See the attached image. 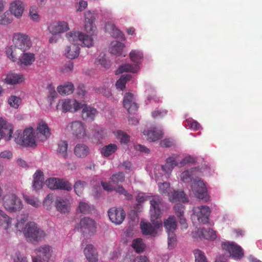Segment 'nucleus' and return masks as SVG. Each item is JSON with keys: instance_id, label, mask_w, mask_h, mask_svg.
<instances>
[{"instance_id": "1", "label": "nucleus", "mask_w": 262, "mask_h": 262, "mask_svg": "<svg viewBox=\"0 0 262 262\" xmlns=\"http://www.w3.org/2000/svg\"><path fill=\"white\" fill-rule=\"evenodd\" d=\"M150 223L141 221L140 229L143 235L155 237L158 235V229L162 227L160 220L162 214L161 208L163 207L162 200L159 195H155L150 200Z\"/></svg>"}, {"instance_id": "2", "label": "nucleus", "mask_w": 262, "mask_h": 262, "mask_svg": "<svg viewBox=\"0 0 262 262\" xmlns=\"http://www.w3.org/2000/svg\"><path fill=\"white\" fill-rule=\"evenodd\" d=\"M28 215L18 220L15 225L16 232L23 233L24 237L28 241L39 242L46 236L45 232L40 228L34 222L26 223Z\"/></svg>"}, {"instance_id": "3", "label": "nucleus", "mask_w": 262, "mask_h": 262, "mask_svg": "<svg viewBox=\"0 0 262 262\" xmlns=\"http://www.w3.org/2000/svg\"><path fill=\"white\" fill-rule=\"evenodd\" d=\"M195 169L183 171L181 174V180L184 183H191V189L196 197L206 201L209 200L207 190L204 182L196 177Z\"/></svg>"}, {"instance_id": "4", "label": "nucleus", "mask_w": 262, "mask_h": 262, "mask_svg": "<svg viewBox=\"0 0 262 262\" xmlns=\"http://www.w3.org/2000/svg\"><path fill=\"white\" fill-rule=\"evenodd\" d=\"M3 205L5 210L10 213L19 212L24 207L21 199L13 192H9L5 195Z\"/></svg>"}, {"instance_id": "5", "label": "nucleus", "mask_w": 262, "mask_h": 262, "mask_svg": "<svg viewBox=\"0 0 262 262\" xmlns=\"http://www.w3.org/2000/svg\"><path fill=\"white\" fill-rule=\"evenodd\" d=\"M13 137L15 142L20 145L31 147L36 146L34 132L32 127L25 129L23 135L15 133Z\"/></svg>"}, {"instance_id": "6", "label": "nucleus", "mask_w": 262, "mask_h": 262, "mask_svg": "<svg viewBox=\"0 0 262 262\" xmlns=\"http://www.w3.org/2000/svg\"><path fill=\"white\" fill-rule=\"evenodd\" d=\"M66 37L71 44H76L86 47H90L93 45V39L90 35L76 31L70 32L66 34Z\"/></svg>"}, {"instance_id": "7", "label": "nucleus", "mask_w": 262, "mask_h": 262, "mask_svg": "<svg viewBox=\"0 0 262 262\" xmlns=\"http://www.w3.org/2000/svg\"><path fill=\"white\" fill-rule=\"evenodd\" d=\"M211 209L207 205H201L195 207L193 208V214H192V220L194 221L195 219L196 221L201 224H206L209 221Z\"/></svg>"}, {"instance_id": "8", "label": "nucleus", "mask_w": 262, "mask_h": 262, "mask_svg": "<svg viewBox=\"0 0 262 262\" xmlns=\"http://www.w3.org/2000/svg\"><path fill=\"white\" fill-rule=\"evenodd\" d=\"M13 42L15 48L23 52L30 49L32 46L30 37L26 34L20 32L15 33L13 34Z\"/></svg>"}, {"instance_id": "9", "label": "nucleus", "mask_w": 262, "mask_h": 262, "mask_svg": "<svg viewBox=\"0 0 262 262\" xmlns=\"http://www.w3.org/2000/svg\"><path fill=\"white\" fill-rule=\"evenodd\" d=\"M82 104L75 99H62L60 100L56 106V109H61L64 113L67 112L75 113L79 110L82 107Z\"/></svg>"}, {"instance_id": "10", "label": "nucleus", "mask_w": 262, "mask_h": 262, "mask_svg": "<svg viewBox=\"0 0 262 262\" xmlns=\"http://www.w3.org/2000/svg\"><path fill=\"white\" fill-rule=\"evenodd\" d=\"M223 249L230 254V256L235 260L241 259L244 255L242 248L233 242H226L222 244Z\"/></svg>"}, {"instance_id": "11", "label": "nucleus", "mask_w": 262, "mask_h": 262, "mask_svg": "<svg viewBox=\"0 0 262 262\" xmlns=\"http://www.w3.org/2000/svg\"><path fill=\"white\" fill-rule=\"evenodd\" d=\"M46 185L51 189H63L70 191L72 185L69 182L57 178H50L45 182Z\"/></svg>"}, {"instance_id": "12", "label": "nucleus", "mask_w": 262, "mask_h": 262, "mask_svg": "<svg viewBox=\"0 0 262 262\" xmlns=\"http://www.w3.org/2000/svg\"><path fill=\"white\" fill-rule=\"evenodd\" d=\"M68 127L70 128L73 136L78 139H83L87 136L86 126L81 121H74L71 122Z\"/></svg>"}, {"instance_id": "13", "label": "nucleus", "mask_w": 262, "mask_h": 262, "mask_svg": "<svg viewBox=\"0 0 262 262\" xmlns=\"http://www.w3.org/2000/svg\"><path fill=\"white\" fill-rule=\"evenodd\" d=\"M110 220L116 225L121 224L125 217V213L121 208L113 207L108 211Z\"/></svg>"}, {"instance_id": "14", "label": "nucleus", "mask_w": 262, "mask_h": 262, "mask_svg": "<svg viewBox=\"0 0 262 262\" xmlns=\"http://www.w3.org/2000/svg\"><path fill=\"white\" fill-rule=\"evenodd\" d=\"M13 133V127L5 121L0 119V140L4 139L5 141L10 140Z\"/></svg>"}, {"instance_id": "15", "label": "nucleus", "mask_w": 262, "mask_h": 262, "mask_svg": "<svg viewBox=\"0 0 262 262\" xmlns=\"http://www.w3.org/2000/svg\"><path fill=\"white\" fill-rule=\"evenodd\" d=\"M123 106L130 114L134 113L138 108V105L135 101V99L133 94L127 93L125 94L123 102Z\"/></svg>"}, {"instance_id": "16", "label": "nucleus", "mask_w": 262, "mask_h": 262, "mask_svg": "<svg viewBox=\"0 0 262 262\" xmlns=\"http://www.w3.org/2000/svg\"><path fill=\"white\" fill-rule=\"evenodd\" d=\"M69 29L68 23L64 21L53 22L48 26V30L53 35L63 33Z\"/></svg>"}, {"instance_id": "17", "label": "nucleus", "mask_w": 262, "mask_h": 262, "mask_svg": "<svg viewBox=\"0 0 262 262\" xmlns=\"http://www.w3.org/2000/svg\"><path fill=\"white\" fill-rule=\"evenodd\" d=\"M80 228L83 232L94 233L96 231V224L94 220L89 217H84L80 220Z\"/></svg>"}, {"instance_id": "18", "label": "nucleus", "mask_w": 262, "mask_h": 262, "mask_svg": "<svg viewBox=\"0 0 262 262\" xmlns=\"http://www.w3.org/2000/svg\"><path fill=\"white\" fill-rule=\"evenodd\" d=\"M73 150L74 155L79 159L85 158L91 152L89 146L84 143L77 144Z\"/></svg>"}, {"instance_id": "19", "label": "nucleus", "mask_w": 262, "mask_h": 262, "mask_svg": "<svg viewBox=\"0 0 262 262\" xmlns=\"http://www.w3.org/2000/svg\"><path fill=\"white\" fill-rule=\"evenodd\" d=\"M35 252L45 261L48 262L52 256L53 249L48 245H43L36 248Z\"/></svg>"}, {"instance_id": "20", "label": "nucleus", "mask_w": 262, "mask_h": 262, "mask_svg": "<svg viewBox=\"0 0 262 262\" xmlns=\"http://www.w3.org/2000/svg\"><path fill=\"white\" fill-rule=\"evenodd\" d=\"M55 206L58 211L66 213L70 211L71 203L69 199L59 197L56 200Z\"/></svg>"}, {"instance_id": "21", "label": "nucleus", "mask_w": 262, "mask_h": 262, "mask_svg": "<svg viewBox=\"0 0 262 262\" xmlns=\"http://www.w3.org/2000/svg\"><path fill=\"white\" fill-rule=\"evenodd\" d=\"M204 228H195L192 232V236L193 238L196 239L204 238L208 240L213 241L216 237V232L214 230H209L208 232L211 233L210 235H206L204 233Z\"/></svg>"}, {"instance_id": "22", "label": "nucleus", "mask_w": 262, "mask_h": 262, "mask_svg": "<svg viewBox=\"0 0 262 262\" xmlns=\"http://www.w3.org/2000/svg\"><path fill=\"white\" fill-rule=\"evenodd\" d=\"M82 108L81 112V116L83 120L86 121H92L94 119L95 116L97 113L96 108L90 106H88L85 104H82Z\"/></svg>"}, {"instance_id": "23", "label": "nucleus", "mask_w": 262, "mask_h": 262, "mask_svg": "<svg viewBox=\"0 0 262 262\" xmlns=\"http://www.w3.org/2000/svg\"><path fill=\"white\" fill-rule=\"evenodd\" d=\"M101 185L103 188L106 191H112L113 190H115L120 194L124 195L126 196V198L128 200L132 199L131 195L128 193L122 186H116L113 184H110L109 183L103 182H101Z\"/></svg>"}, {"instance_id": "24", "label": "nucleus", "mask_w": 262, "mask_h": 262, "mask_svg": "<svg viewBox=\"0 0 262 262\" xmlns=\"http://www.w3.org/2000/svg\"><path fill=\"white\" fill-rule=\"evenodd\" d=\"M12 223V219L0 209V227L6 232L9 233Z\"/></svg>"}, {"instance_id": "25", "label": "nucleus", "mask_w": 262, "mask_h": 262, "mask_svg": "<svg viewBox=\"0 0 262 262\" xmlns=\"http://www.w3.org/2000/svg\"><path fill=\"white\" fill-rule=\"evenodd\" d=\"M105 29L108 32L112 37L119 38L122 40L125 39V36L123 32L118 29L114 24L108 22L105 25Z\"/></svg>"}, {"instance_id": "26", "label": "nucleus", "mask_w": 262, "mask_h": 262, "mask_svg": "<svg viewBox=\"0 0 262 262\" xmlns=\"http://www.w3.org/2000/svg\"><path fill=\"white\" fill-rule=\"evenodd\" d=\"M24 10V7L21 1L15 0L11 3L10 11L16 17H20L22 16Z\"/></svg>"}, {"instance_id": "27", "label": "nucleus", "mask_w": 262, "mask_h": 262, "mask_svg": "<svg viewBox=\"0 0 262 262\" xmlns=\"http://www.w3.org/2000/svg\"><path fill=\"white\" fill-rule=\"evenodd\" d=\"M35 60L34 54L30 52H26L22 54L19 57L18 63L21 67H27L32 64Z\"/></svg>"}, {"instance_id": "28", "label": "nucleus", "mask_w": 262, "mask_h": 262, "mask_svg": "<svg viewBox=\"0 0 262 262\" xmlns=\"http://www.w3.org/2000/svg\"><path fill=\"white\" fill-rule=\"evenodd\" d=\"M85 256L90 262H96L98 261V254L96 249L91 244H88L84 249Z\"/></svg>"}, {"instance_id": "29", "label": "nucleus", "mask_w": 262, "mask_h": 262, "mask_svg": "<svg viewBox=\"0 0 262 262\" xmlns=\"http://www.w3.org/2000/svg\"><path fill=\"white\" fill-rule=\"evenodd\" d=\"M43 172L41 170H38L33 175V181L32 183V188L33 190L37 191L41 189L43 186Z\"/></svg>"}, {"instance_id": "30", "label": "nucleus", "mask_w": 262, "mask_h": 262, "mask_svg": "<svg viewBox=\"0 0 262 262\" xmlns=\"http://www.w3.org/2000/svg\"><path fill=\"white\" fill-rule=\"evenodd\" d=\"M168 196L169 199L171 202H175L177 201L187 202H188V198L182 191H176L173 190L170 193H168Z\"/></svg>"}, {"instance_id": "31", "label": "nucleus", "mask_w": 262, "mask_h": 262, "mask_svg": "<svg viewBox=\"0 0 262 262\" xmlns=\"http://www.w3.org/2000/svg\"><path fill=\"white\" fill-rule=\"evenodd\" d=\"M143 134L146 136V139L150 142H154L162 137V132L154 128L151 130H144Z\"/></svg>"}, {"instance_id": "32", "label": "nucleus", "mask_w": 262, "mask_h": 262, "mask_svg": "<svg viewBox=\"0 0 262 262\" xmlns=\"http://www.w3.org/2000/svg\"><path fill=\"white\" fill-rule=\"evenodd\" d=\"M80 48L76 44H71L67 46L65 49V55L67 57L70 59H74L78 56L79 54Z\"/></svg>"}, {"instance_id": "33", "label": "nucleus", "mask_w": 262, "mask_h": 262, "mask_svg": "<svg viewBox=\"0 0 262 262\" xmlns=\"http://www.w3.org/2000/svg\"><path fill=\"white\" fill-rule=\"evenodd\" d=\"M164 226L167 233H174L177 227V223L173 215L169 216L164 221Z\"/></svg>"}, {"instance_id": "34", "label": "nucleus", "mask_w": 262, "mask_h": 262, "mask_svg": "<svg viewBox=\"0 0 262 262\" xmlns=\"http://www.w3.org/2000/svg\"><path fill=\"white\" fill-rule=\"evenodd\" d=\"M124 45L118 41H113L111 42L109 51L111 54L120 56L122 54V51L124 48Z\"/></svg>"}, {"instance_id": "35", "label": "nucleus", "mask_w": 262, "mask_h": 262, "mask_svg": "<svg viewBox=\"0 0 262 262\" xmlns=\"http://www.w3.org/2000/svg\"><path fill=\"white\" fill-rule=\"evenodd\" d=\"M74 90V86L72 83L67 82L63 85H60L57 87L58 92L61 95H68L73 93Z\"/></svg>"}, {"instance_id": "36", "label": "nucleus", "mask_w": 262, "mask_h": 262, "mask_svg": "<svg viewBox=\"0 0 262 262\" xmlns=\"http://www.w3.org/2000/svg\"><path fill=\"white\" fill-rule=\"evenodd\" d=\"M37 131L45 139L49 138L51 135L50 129L48 124L45 121H41L38 123L37 127Z\"/></svg>"}, {"instance_id": "37", "label": "nucleus", "mask_w": 262, "mask_h": 262, "mask_svg": "<svg viewBox=\"0 0 262 262\" xmlns=\"http://www.w3.org/2000/svg\"><path fill=\"white\" fill-rule=\"evenodd\" d=\"M138 70L137 65L133 66L130 64H124L120 66L116 71V74H120L123 72L136 73Z\"/></svg>"}, {"instance_id": "38", "label": "nucleus", "mask_w": 262, "mask_h": 262, "mask_svg": "<svg viewBox=\"0 0 262 262\" xmlns=\"http://www.w3.org/2000/svg\"><path fill=\"white\" fill-rule=\"evenodd\" d=\"M5 80L7 84L13 85L22 82L24 80V78L23 75L12 74L8 76Z\"/></svg>"}, {"instance_id": "39", "label": "nucleus", "mask_w": 262, "mask_h": 262, "mask_svg": "<svg viewBox=\"0 0 262 262\" xmlns=\"http://www.w3.org/2000/svg\"><path fill=\"white\" fill-rule=\"evenodd\" d=\"M118 147L115 144H110L103 146L101 149V154L104 157H108L115 153Z\"/></svg>"}, {"instance_id": "40", "label": "nucleus", "mask_w": 262, "mask_h": 262, "mask_svg": "<svg viewBox=\"0 0 262 262\" xmlns=\"http://www.w3.org/2000/svg\"><path fill=\"white\" fill-rule=\"evenodd\" d=\"M116 138L119 140L121 143L127 144L130 141V136L126 133L121 130H118L114 132Z\"/></svg>"}, {"instance_id": "41", "label": "nucleus", "mask_w": 262, "mask_h": 262, "mask_svg": "<svg viewBox=\"0 0 262 262\" xmlns=\"http://www.w3.org/2000/svg\"><path fill=\"white\" fill-rule=\"evenodd\" d=\"M68 142L66 141H60L58 143L57 151L60 156L65 159H66L68 157Z\"/></svg>"}, {"instance_id": "42", "label": "nucleus", "mask_w": 262, "mask_h": 262, "mask_svg": "<svg viewBox=\"0 0 262 262\" xmlns=\"http://www.w3.org/2000/svg\"><path fill=\"white\" fill-rule=\"evenodd\" d=\"M132 246L135 251L138 253L142 252L145 248V245L142 239L139 238L133 241Z\"/></svg>"}, {"instance_id": "43", "label": "nucleus", "mask_w": 262, "mask_h": 262, "mask_svg": "<svg viewBox=\"0 0 262 262\" xmlns=\"http://www.w3.org/2000/svg\"><path fill=\"white\" fill-rule=\"evenodd\" d=\"M24 199L25 202L35 208H38L40 206V202L36 197L31 195H24Z\"/></svg>"}, {"instance_id": "44", "label": "nucleus", "mask_w": 262, "mask_h": 262, "mask_svg": "<svg viewBox=\"0 0 262 262\" xmlns=\"http://www.w3.org/2000/svg\"><path fill=\"white\" fill-rule=\"evenodd\" d=\"M131 77V75L128 74L122 75L116 82V86L117 88L123 90L125 88L126 82L130 79Z\"/></svg>"}, {"instance_id": "45", "label": "nucleus", "mask_w": 262, "mask_h": 262, "mask_svg": "<svg viewBox=\"0 0 262 262\" xmlns=\"http://www.w3.org/2000/svg\"><path fill=\"white\" fill-rule=\"evenodd\" d=\"M91 211V207L85 202L80 201L77 209V211L81 213H89Z\"/></svg>"}, {"instance_id": "46", "label": "nucleus", "mask_w": 262, "mask_h": 262, "mask_svg": "<svg viewBox=\"0 0 262 262\" xmlns=\"http://www.w3.org/2000/svg\"><path fill=\"white\" fill-rule=\"evenodd\" d=\"M143 54L139 51L132 50L129 53V57L132 61L138 64L143 58Z\"/></svg>"}, {"instance_id": "47", "label": "nucleus", "mask_w": 262, "mask_h": 262, "mask_svg": "<svg viewBox=\"0 0 262 262\" xmlns=\"http://www.w3.org/2000/svg\"><path fill=\"white\" fill-rule=\"evenodd\" d=\"M8 102L11 107L17 108L21 102V99L19 97L11 95L8 98Z\"/></svg>"}, {"instance_id": "48", "label": "nucleus", "mask_w": 262, "mask_h": 262, "mask_svg": "<svg viewBox=\"0 0 262 262\" xmlns=\"http://www.w3.org/2000/svg\"><path fill=\"white\" fill-rule=\"evenodd\" d=\"M195 257V262H208L205 253L199 249H195L193 251Z\"/></svg>"}, {"instance_id": "49", "label": "nucleus", "mask_w": 262, "mask_h": 262, "mask_svg": "<svg viewBox=\"0 0 262 262\" xmlns=\"http://www.w3.org/2000/svg\"><path fill=\"white\" fill-rule=\"evenodd\" d=\"M13 262H28L26 257L21 254L18 250H14L11 254Z\"/></svg>"}, {"instance_id": "50", "label": "nucleus", "mask_w": 262, "mask_h": 262, "mask_svg": "<svg viewBox=\"0 0 262 262\" xmlns=\"http://www.w3.org/2000/svg\"><path fill=\"white\" fill-rule=\"evenodd\" d=\"M12 21L13 18L8 12H6L0 15V25H7L11 23Z\"/></svg>"}, {"instance_id": "51", "label": "nucleus", "mask_w": 262, "mask_h": 262, "mask_svg": "<svg viewBox=\"0 0 262 262\" xmlns=\"http://www.w3.org/2000/svg\"><path fill=\"white\" fill-rule=\"evenodd\" d=\"M158 187L160 193L164 194L165 195H168V193L171 191L170 184L168 183L165 182L163 183H158Z\"/></svg>"}, {"instance_id": "52", "label": "nucleus", "mask_w": 262, "mask_h": 262, "mask_svg": "<svg viewBox=\"0 0 262 262\" xmlns=\"http://www.w3.org/2000/svg\"><path fill=\"white\" fill-rule=\"evenodd\" d=\"M124 180V175L122 172H118L114 174L111 178V184H115L117 183L122 182Z\"/></svg>"}, {"instance_id": "53", "label": "nucleus", "mask_w": 262, "mask_h": 262, "mask_svg": "<svg viewBox=\"0 0 262 262\" xmlns=\"http://www.w3.org/2000/svg\"><path fill=\"white\" fill-rule=\"evenodd\" d=\"M200 162H202L200 160V158L188 156L180 161V164H194Z\"/></svg>"}, {"instance_id": "54", "label": "nucleus", "mask_w": 262, "mask_h": 262, "mask_svg": "<svg viewBox=\"0 0 262 262\" xmlns=\"http://www.w3.org/2000/svg\"><path fill=\"white\" fill-rule=\"evenodd\" d=\"M86 183L84 181H78L75 183L74 189L76 193L79 196L82 194L83 189Z\"/></svg>"}, {"instance_id": "55", "label": "nucleus", "mask_w": 262, "mask_h": 262, "mask_svg": "<svg viewBox=\"0 0 262 262\" xmlns=\"http://www.w3.org/2000/svg\"><path fill=\"white\" fill-rule=\"evenodd\" d=\"M168 234V246L169 249H172L176 244L177 238L174 233Z\"/></svg>"}, {"instance_id": "56", "label": "nucleus", "mask_w": 262, "mask_h": 262, "mask_svg": "<svg viewBox=\"0 0 262 262\" xmlns=\"http://www.w3.org/2000/svg\"><path fill=\"white\" fill-rule=\"evenodd\" d=\"M174 211L178 218L184 216V206L182 204H176L174 206Z\"/></svg>"}, {"instance_id": "57", "label": "nucleus", "mask_w": 262, "mask_h": 262, "mask_svg": "<svg viewBox=\"0 0 262 262\" xmlns=\"http://www.w3.org/2000/svg\"><path fill=\"white\" fill-rule=\"evenodd\" d=\"M186 123L189 128L194 130H197L201 128V125L197 121L193 120L187 119L186 120Z\"/></svg>"}, {"instance_id": "58", "label": "nucleus", "mask_w": 262, "mask_h": 262, "mask_svg": "<svg viewBox=\"0 0 262 262\" xmlns=\"http://www.w3.org/2000/svg\"><path fill=\"white\" fill-rule=\"evenodd\" d=\"M167 114V111L164 109H156L152 112V117L154 118H163Z\"/></svg>"}, {"instance_id": "59", "label": "nucleus", "mask_w": 262, "mask_h": 262, "mask_svg": "<svg viewBox=\"0 0 262 262\" xmlns=\"http://www.w3.org/2000/svg\"><path fill=\"white\" fill-rule=\"evenodd\" d=\"M53 196L52 194H48L43 201V205L47 210L51 208L53 203Z\"/></svg>"}, {"instance_id": "60", "label": "nucleus", "mask_w": 262, "mask_h": 262, "mask_svg": "<svg viewBox=\"0 0 262 262\" xmlns=\"http://www.w3.org/2000/svg\"><path fill=\"white\" fill-rule=\"evenodd\" d=\"M180 161V156L178 154H172L166 160V164H178Z\"/></svg>"}, {"instance_id": "61", "label": "nucleus", "mask_w": 262, "mask_h": 262, "mask_svg": "<svg viewBox=\"0 0 262 262\" xmlns=\"http://www.w3.org/2000/svg\"><path fill=\"white\" fill-rule=\"evenodd\" d=\"M13 46H9L6 49V53L7 57L11 59L12 61H15L17 58L15 55L14 54Z\"/></svg>"}, {"instance_id": "62", "label": "nucleus", "mask_w": 262, "mask_h": 262, "mask_svg": "<svg viewBox=\"0 0 262 262\" xmlns=\"http://www.w3.org/2000/svg\"><path fill=\"white\" fill-rule=\"evenodd\" d=\"M29 14L31 19L33 20L38 21L39 20L40 17L38 14L37 8L35 7L30 8Z\"/></svg>"}, {"instance_id": "63", "label": "nucleus", "mask_w": 262, "mask_h": 262, "mask_svg": "<svg viewBox=\"0 0 262 262\" xmlns=\"http://www.w3.org/2000/svg\"><path fill=\"white\" fill-rule=\"evenodd\" d=\"M85 29L87 32L91 33V34H93L96 29V27L94 24V23L85 21Z\"/></svg>"}, {"instance_id": "64", "label": "nucleus", "mask_w": 262, "mask_h": 262, "mask_svg": "<svg viewBox=\"0 0 262 262\" xmlns=\"http://www.w3.org/2000/svg\"><path fill=\"white\" fill-rule=\"evenodd\" d=\"M104 130L102 129L95 130L93 133L94 137L98 141L103 139L104 137Z\"/></svg>"}]
</instances>
